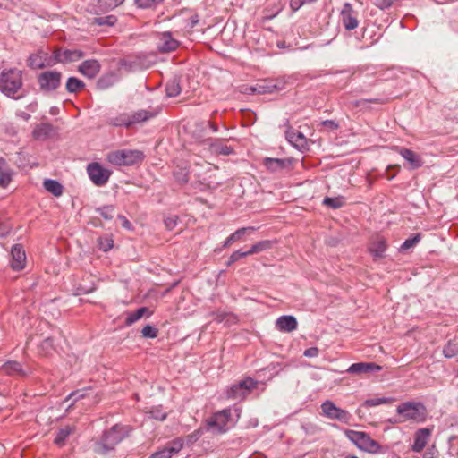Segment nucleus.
Listing matches in <instances>:
<instances>
[{
  "label": "nucleus",
  "mask_w": 458,
  "mask_h": 458,
  "mask_svg": "<svg viewBox=\"0 0 458 458\" xmlns=\"http://www.w3.org/2000/svg\"><path fill=\"white\" fill-rule=\"evenodd\" d=\"M47 58V54L42 50L30 55L28 59V64L33 69H41L45 66Z\"/></svg>",
  "instance_id": "24"
},
{
  "label": "nucleus",
  "mask_w": 458,
  "mask_h": 458,
  "mask_svg": "<svg viewBox=\"0 0 458 458\" xmlns=\"http://www.w3.org/2000/svg\"><path fill=\"white\" fill-rule=\"evenodd\" d=\"M151 416L158 420H164L166 418V413L163 411V410L160 407H156L153 410L150 411Z\"/></svg>",
  "instance_id": "48"
},
{
  "label": "nucleus",
  "mask_w": 458,
  "mask_h": 458,
  "mask_svg": "<svg viewBox=\"0 0 458 458\" xmlns=\"http://www.w3.org/2000/svg\"><path fill=\"white\" fill-rule=\"evenodd\" d=\"M304 355L310 358L316 357L318 355V349L317 347L308 348L305 350Z\"/></svg>",
  "instance_id": "51"
},
{
  "label": "nucleus",
  "mask_w": 458,
  "mask_h": 458,
  "mask_svg": "<svg viewBox=\"0 0 458 458\" xmlns=\"http://www.w3.org/2000/svg\"><path fill=\"white\" fill-rule=\"evenodd\" d=\"M21 72L12 69L3 72L0 78V89L7 96L16 98L15 94L21 88Z\"/></svg>",
  "instance_id": "5"
},
{
  "label": "nucleus",
  "mask_w": 458,
  "mask_h": 458,
  "mask_svg": "<svg viewBox=\"0 0 458 458\" xmlns=\"http://www.w3.org/2000/svg\"><path fill=\"white\" fill-rule=\"evenodd\" d=\"M443 353L447 358H452L458 354V342L456 341H450L448 344L445 346L443 350Z\"/></svg>",
  "instance_id": "40"
},
{
  "label": "nucleus",
  "mask_w": 458,
  "mask_h": 458,
  "mask_svg": "<svg viewBox=\"0 0 458 458\" xmlns=\"http://www.w3.org/2000/svg\"><path fill=\"white\" fill-rule=\"evenodd\" d=\"M12 170L4 158H0V187L6 188L12 181Z\"/></svg>",
  "instance_id": "26"
},
{
  "label": "nucleus",
  "mask_w": 458,
  "mask_h": 458,
  "mask_svg": "<svg viewBox=\"0 0 458 458\" xmlns=\"http://www.w3.org/2000/svg\"><path fill=\"white\" fill-rule=\"evenodd\" d=\"M305 4H307L305 0H291L290 7L293 12H296Z\"/></svg>",
  "instance_id": "50"
},
{
  "label": "nucleus",
  "mask_w": 458,
  "mask_h": 458,
  "mask_svg": "<svg viewBox=\"0 0 458 458\" xmlns=\"http://www.w3.org/2000/svg\"><path fill=\"white\" fill-rule=\"evenodd\" d=\"M298 322L293 316L284 315L276 321V327L280 332L290 333L297 328Z\"/></svg>",
  "instance_id": "18"
},
{
  "label": "nucleus",
  "mask_w": 458,
  "mask_h": 458,
  "mask_svg": "<svg viewBox=\"0 0 458 458\" xmlns=\"http://www.w3.org/2000/svg\"><path fill=\"white\" fill-rule=\"evenodd\" d=\"M12 230V225L6 216L0 212V236L4 237L9 234Z\"/></svg>",
  "instance_id": "35"
},
{
  "label": "nucleus",
  "mask_w": 458,
  "mask_h": 458,
  "mask_svg": "<svg viewBox=\"0 0 458 458\" xmlns=\"http://www.w3.org/2000/svg\"><path fill=\"white\" fill-rule=\"evenodd\" d=\"M373 4L377 8L386 10L393 5L394 0H373Z\"/></svg>",
  "instance_id": "47"
},
{
  "label": "nucleus",
  "mask_w": 458,
  "mask_h": 458,
  "mask_svg": "<svg viewBox=\"0 0 458 458\" xmlns=\"http://www.w3.org/2000/svg\"><path fill=\"white\" fill-rule=\"evenodd\" d=\"M147 311H148V309L146 307H142V308L138 309L134 312L129 313L125 319L126 326H131L133 323H135L136 321H138L139 319H140L145 315V313Z\"/></svg>",
  "instance_id": "33"
},
{
  "label": "nucleus",
  "mask_w": 458,
  "mask_h": 458,
  "mask_svg": "<svg viewBox=\"0 0 458 458\" xmlns=\"http://www.w3.org/2000/svg\"><path fill=\"white\" fill-rule=\"evenodd\" d=\"M288 140L295 146L301 145L305 140V138L301 133H288L287 134Z\"/></svg>",
  "instance_id": "45"
},
{
  "label": "nucleus",
  "mask_w": 458,
  "mask_h": 458,
  "mask_svg": "<svg viewBox=\"0 0 458 458\" xmlns=\"http://www.w3.org/2000/svg\"><path fill=\"white\" fill-rule=\"evenodd\" d=\"M321 414L330 420L349 423L351 414L340 407H337L332 401H325L321 406Z\"/></svg>",
  "instance_id": "7"
},
{
  "label": "nucleus",
  "mask_w": 458,
  "mask_h": 458,
  "mask_svg": "<svg viewBox=\"0 0 458 458\" xmlns=\"http://www.w3.org/2000/svg\"><path fill=\"white\" fill-rule=\"evenodd\" d=\"M51 131H52L51 125H49L47 123H41L35 127L32 134L36 140H44L50 135Z\"/></svg>",
  "instance_id": "29"
},
{
  "label": "nucleus",
  "mask_w": 458,
  "mask_h": 458,
  "mask_svg": "<svg viewBox=\"0 0 458 458\" xmlns=\"http://www.w3.org/2000/svg\"><path fill=\"white\" fill-rule=\"evenodd\" d=\"M235 418L233 416L232 409H225L215 413L208 420V426L210 428H216L217 432L224 433L233 427L240 417V410L233 409Z\"/></svg>",
  "instance_id": "3"
},
{
  "label": "nucleus",
  "mask_w": 458,
  "mask_h": 458,
  "mask_svg": "<svg viewBox=\"0 0 458 458\" xmlns=\"http://www.w3.org/2000/svg\"><path fill=\"white\" fill-rule=\"evenodd\" d=\"M344 436L360 451L369 454H378L382 452L381 445L371 438V437L363 431L353 429H344Z\"/></svg>",
  "instance_id": "2"
},
{
  "label": "nucleus",
  "mask_w": 458,
  "mask_h": 458,
  "mask_svg": "<svg viewBox=\"0 0 458 458\" xmlns=\"http://www.w3.org/2000/svg\"><path fill=\"white\" fill-rule=\"evenodd\" d=\"M43 186L47 192L55 197H60L64 192V186L56 180L46 179Z\"/></svg>",
  "instance_id": "27"
},
{
  "label": "nucleus",
  "mask_w": 458,
  "mask_h": 458,
  "mask_svg": "<svg viewBox=\"0 0 458 458\" xmlns=\"http://www.w3.org/2000/svg\"><path fill=\"white\" fill-rule=\"evenodd\" d=\"M247 256H250L248 250L244 251V252L240 251V250H236V251L233 252L231 254V256L229 257L228 265H231V264H233V263L238 261L239 259H243V258H245Z\"/></svg>",
  "instance_id": "46"
},
{
  "label": "nucleus",
  "mask_w": 458,
  "mask_h": 458,
  "mask_svg": "<svg viewBox=\"0 0 458 458\" xmlns=\"http://www.w3.org/2000/svg\"><path fill=\"white\" fill-rule=\"evenodd\" d=\"M102 215L105 216V218H108V216H107V213H105V214H104V213H102Z\"/></svg>",
  "instance_id": "60"
},
{
  "label": "nucleus",
  "mask_w": 458,
  "mask_h": 458,
  "mask_svg": "<svg viewBox=\"0 0 458 458\" xmlns=\"http://www.w3.org/2000/svg\"><path fill=\"white\" fill-rule=\"evenodd\" d=\"M102 215L105 216V218H108V216H107V213H105V214H104V213H102Z\"/></svg>",
  "instance_id": "59"
},
{
  "label": "nucleus",
  "mask_w": 458,
  "mask_h": 458,
  "mask_svg": "<svg viewBox=\"0 0 458 458\" xmlns=\"http://www.w3.org/2000/svg\"><path fill=\"white\" fill-rule=\"evenodd\" d=\"M273 88H275V86L271 85L270 82L261 81V82L257 83V85L255 87L250 88V90L253 93L266 94V93H272Z\"/></svg>",
  "instance_id": "34"
},
{
  "label": "nucleus",
  "mask_w": 458,
  "mask_h": 458,
  "mask_svg": "<svg viewBox=\"0 0 458 458\" xmlns=\"http://www.w3.org/2000/svg\"><path fill=\"white\" fill-rule=\"evenodd\" d=\"M142 335L148 338H156L158 334V330L150 325L145 326L141 330Z\"/></svg>",
  "instance_id": "44"
},
{
  "label": "nucleus",
  "mask_w": 458,
  "mask_h": 458,
  "mask_svg": "<svg viewBox=\"0 0 458 458\" xmlns=\"http://www.w3.org/2000/svg\"><path fill=\"white\" fill-rule=\"evenodd\" d=\"M341 20L343 25L347 30H354L359 25V21L356 17V13L352 9V6L346 3L341 12Z\"/></svg>",
  "instance_id": "15"
},
{
  "label": "nucleus",
  "mask_w": 458,
  "mask_h": 458,
  "mask_svg": "<svg viewBox=\"0 0 458 458\" xmlns=\"http://www.w3.org/2000/svg\"><path fill=\"white\" fill-rule=\"evenodd\" d=\"M423 458H437L436 452L432 449H429L424 453Z\"/></svg>",
  "instance_id": "52"
},
{
  "label": "nucleus",
  "mask_w": 458,
  "mask_h": 458,
  "mask_svg": "<svg viewBox=\"0 0 458 458\" xmlns=\"http://www.w3.org/2000/svg\"><path fill=\"white\" fill-rule=\"evenodd\" d=\"M143 152L134 149H119L111 151L106 156V160L114 165H133L144 159Z\"/></svg>",
  "instance_id": "4"
},
{
  "label": "nucleus",
  "mask_w": 458,
  "mask_h": 458,
  "mask_svg": "<svg viewBox=\"0 0 458 458\" xmlns=\"http://www.w3.org/2000/svg\"><path fill=\"white\" fill-rule=\"evenodd\" d=\"M78 71L82 75L92 79L98 74L100 71V64L95 59L86 60L78 67Z\"/></svg>",
  "instance_id": "19"
},
{
  "label": "nucleus",
  "mask_w": 458,
  "mask_h": 458,
  "mask_svg": "<svg viewBox=\"0 0 458 458\" xmlns=\"http://www.w3.org/2000/svg\"><path fill=\"white\" fill-rule=\"evenodd\" d=\"M428 417L427 409L420 402H404L396 408V417L390 420L392 423H422Z\"/></svg>",
  "instance_id": "1"
},
{
  "label": "nucleus",
  "mask_w": 458,
  "mask_h": 458,
  "mask_svg": "<svg viewBox=\"0 0 458 458\" xmlns=\"http://www.w3.org/2000/svg\"><path fill=\"white\" fill-rule=\"evenodd\" d=\"M129 225V222L125 221L124 225Z\"/></svg>",
  "instance_id": "61"
},
{
  "label": "nucleus",
  "mask_w": 458,
  "mask_h": 458,
  "mask_svg": "<svg viewBox=\"0 0 458 458\" xmlns=\"http://www.w3.org/2000/svg\"><path fill=\"white\" fill-rule=\"evenodd\" d=\"M345 458H359V457H357L355 455H347Z\"/></svg>",
  "instance_id": "56"
},
{
  "label": "nucleus",
  "mask_w": 458,
  "mask_h": 458,
  "mask_svg": "<svg viewBox=\"0 0 458 458\" xmlns=\"http://www.w3.org/2000/svg\"><path fill=\"white\" fill-rule=\"evenodd\" d=\"M55 57L59 63H72L81 59L84 53L79 49H62L57 48L54 52Z\"/></svg>",
  "instance_id": "14"
},
{
  "label": "nucleus",
  "mask_w": 458,
  "mask_h": 458,
  "mask_svg": "<svg viewBox=\"0 0 458 458\" xmlns=\"http://www.w3.org/2000/svg\"><path fill=\"white\" fill-rule=\"evenodd\" d=\"M323 203L328 207H331L333 208H339L344 205L343 198H329L327 197L324 199Z\"/></svg>",
  "instance_id": "42"
},
{
  "label": "nucleus",
  "mask_w": 458,
  "mask_h": 458,
  "mask_svg": "<svg viewBox=\"0 0 458 458\" xmlns=\"http://www.w3.org/2000/svg\"><path fill=\"white\" fill-rule=\"evenodd\" d=\"M164 0H135V3L140 8H153L161 4Z\"/></svg>",
  "instance_id": "43"
},
{
  "label": "nucleus",
  "mask_w": 458,
  "mask_h": 458,
  "mask_svg": "<svg viewBox=\"0 0 458 458\" xmlns=\"http://www.w3.org/2000/svg\"><path fill=\"white\" fill-rule=\"evenodd\" d=\"M290 163L288 159H280V158H271L266 157L263 159L262 164L266 166V168L272 172H276L284 169L287 164Z\"/></svg>",
  "instance_id": "25"
},
{
  "label": "nucleus",
  "mask_w": 458,
  "mask_h": 458,
  "mask_svg": "<svg viewBox=\"0 0 458 458\" xmlns=\"http://www.w3.org/2000/svg\"><path fill=\"white\" fill-rule=\"evenodd\" d=\"M166 95L170 98L176 97L181 92V88L177 81L173 80L167 82L165 86Z\"/></svg>",
  "instance_id": "38"
},
{
  "label": "nucleus",
  "mask_w": 458,
  "mask_h": 458,
  "mask_svg": "<svg viewBox=\"0 0 458 458\" xmlns=\"http://www.w3.org/2000/svg\"><path fill=\"white\" fill-rule=\"evenodd\" d=\"M11 267L15 271L25 268L27 257L23 247L21 244H15L11 250Z\"/></svg>",
  "instance_id": "13"
},
{
  "label": "nucleus",
  "mask_w": 458,
  "mask_h": 458,
  "mask_svg": "<svg viewBox=\"0 0 458 458\" xmlns=\"http://www.w3.org/2000/svg\"><path fill=\"white\" fill-rule=\"evenodd\" d=\"M177 220H178V217L175 216H172L166 217L165 219V227L168 230H173L176 226V225H177Z\"/></svg>",
  "instance_id": "49"
},
{
  "label": "nucleus",
  "mask_w": 458,
  "mask_h": 458,
  "mask_svg": "<svg viewBox=\"0 0 458 458\" xmlns=\"http://www.w3.org/2000/svg\"><path fill=\"white\" fill-rule=\"evenodd\" d=\"M75 432L74 425H65L57 431L54 443L62 447L65 445L67 438Z\"/></svg>",
  "instance_id": "22"
},
{
  "label": "nucleus",
  "mask_w": 458,
  "mask_h": 458,
  "mask_svg": "<svg viewBox=\"0 0 458 458\" xmlns=\"http://www.w3.org/2000/svg\"><path fill=\"white\" fill-rule=\"evenodd\" d=\"M198 22L197 19L192 20L191 26L193 27Z\"/></svg>",
  "instance_id": "55"
},
{
  "label": "nucleus",
  "mask_w": 458,
  "mask_h": 458,
  "mask_svg": "<svg viewBox=\"0 0 458 458\" xmlns=\"http://www.w3.org/2000/svg\"><path fill=\"white\" fill-rule=\"evenodd\" d=\"M131 431V428L129 426L115 424L103 435L101 444L106 450H112L123 439L127 437Z\"/></svg>",
  "instance_id": "6"
},
{
  "label": "nucleus",
  "mask_w": 458,
  "mask_h": 458,
  "mask_svg": "<svg viewBox=\"0 0 458 458\" xmlns=\"http://www.w3.org/2000/svg\"><path fill=\"white\" fill-rule=\"evenodd\" d=\"M397 152L410 163L412 168H419L422 165L423 162L420 157L414 151L405 148H396Z\"/></svg>",
  "instance_id": "21"
},
{
  "label": "nucleus",
  "mask_w": 458,
  "mask_h": 458,
  "mask_svg": "<svg viewBox=\"0 0 458 458\" xmlns=\"http://www.w3.org/2000/svg\"><path fill=\"white\" fill-rule=\"evenodd\" d=\"M325 123H329V124L333 125L334 122H332V121H326Z\"/></svg>",
  "instance_id": "58"
},
{
  "label": "nucleus",
  "mask_w": 458,
  "mask_h": 458,
  "mask_svg": "<svg viewBox=\"0 0 458 458\" xmlns=\"http://www.w3.org/2000/svg\"><path fill=\"white\" fill-rule=\"evenodd\" d=\"M394 401V398H386V397H380V398H371L368 399L364 402L363 405L366 407H373L377 406L381 404H390Z\"/></svg>",
  "instance_id": "37"
},
{
  "label": "nucleus",
  "mask_w": 458,
  "mask_h": 458,
  "mask_svg": "<svg viewBox=\"0 0 458 458\" xmlns=\"http://www.w3.org/2000/svg\"><path fill=\"white\" fill-rule=\"evenodd\" d=\"M98 248L106 252L114 247V240L111 236H101L98 239Z\"/></svg>",
  "instance_id": "36"
},
{
  "label": "nucleus",
  "mask_w": 458,
  "mask_h": 458,
  "mask_svg": "<svg viewBox=\"0 0 458 458\" xmlns=\"http://www.w3.org/2000/svg\"><path fill=\"white\" fill-rule=\"evenodd\" d=\"M62 74L56 71H46L38 77V82L41 90L48 92L56 89L61 83Z\"/></svg>",
  "instance_id": "9"
},
{
  "label": "nucleus",
  "mask_w": 458,
  "mask_h": 458,
  "mask_svg": "<svg viewBox=\"0 0 458 458\" xmlns=\"http://www.w3.org/2000/svg\"><path fill=\"white\" fill-rule=\"evenodd\" d=\"M420 239L421 236L420 233L414 234L412 237L404 241V242L401 245L399 250L401 252L408 250L409 249L414 247L420 241Z\"/></svg>",
  "instance_id": "39"
},
{
  "label": "nucleus",
  "mask_w": 458,
  "mask_h": 458,
  "mask_svg": "<svg viewBox=\"0 0 458 458\" xmlns=\"http://www.w3.org/2000/svg\"><path fill=\"white\" fill-rule=\"evenodd\" d=\"M183 445V439H174L167 443L163 449L154 453L149 458H172L173 455L178 454L182 449Z\"/></svg>",
  "instance_id": "12"
},
{
  "label": "nucleus",
  "mask_w": 458,
  "mask_h": 458,
  "mask_svg": "<svg viewBox=\"0 0 458 458\" xmlns=\"http://www.w3.org/2000/svg\"><path fill=\"white\" fill-rule=\"evenodd\" d=\"M369 102H372V103H378V104H382L383 102L380 101L379 99H371V100H368Z\"/></svg>",
  "instance_id": "53"
},
{
  "label": "nucleus",
  "mask_w": 458,
  "mask_h": 458,
  "mask_svg": "<svg viewBox=\"0 0 458 458\" xmlns=\"http://www.w3.org/2000/svg\"><path fill=\"white\" fill-rule=\"evenodd\" d=\"M87 173L91 182L97 186L105 185L111 175V171L104 168L99 163H90L87 166Z\"/></svg>",
  "instance_id": "10"
},
{
  "label": "nucleus",
  "mask_w": 458,
  "mask_h": 458,
  "mask_svg": "<svg viewBox=\"0 0 458 458\" xmlns=\"http://www.w3.org/2000/svg\"><path fill=\"white\" fill-rule=\"evenodd\" d=\"M0 369L4 373H5L7 375H11V376L21 375L22 372L21 366L17 361H8V362L4 363L0 368Z\"/></svg>",
  "instance_id": "30"
},
{
  "label": "nucleus",
  "mask_w": 458,
  "mask_h": 458,
  "mask_svg": "<svg viewBox=\"0 0 458 458\" xmlns=\"http://www.w3.org/2000/svg\"><path fill=\"white\" fill-rule=\"evenodd\" d=\"M395 167H396V168H398V167H399V165H389V166L387 167V171H389V170H390V169H392V168H395Z\"/></svg>",
  "instance_id": "54"
},
{
  "label": "nucleus",
  "mask_w": 458,
  "mask_h": 458,
  "mask_svg": "<svg viewBox=\"0 0 458 458\" xmlns=\"http://www.w3.org/2000/svg\"><path fill=\"white\" fill-rule=\"evenodd\" d=\"M432 430L429 428H420L414 434V443L411 445V450L416 453H420L428 444Z\"/></svg>",
  "instance_id": "16"
},
{
  "label": "nucleus",
  "mask_w": 458,
  "mask_h": 458,
  "mask_svg": "<svg viewBox=\"0 0 458 458\" xmlns=\"http://www.w3.org/2000/svg\"><path fill=\"white\" fill-rule=\"evenodd\" d=\"M382 367L374 362H359L352 364L348 369L347 372L351 374H366L375 371H380Z\"/></svg>",
  "instance_id": "17"
},
{
  "label": "nucleus",
  "mask_w": 458,
  "mask_h": 458,
  "mask_svg": "<svg viewBox=\"0 0 458 458\" xmlns=\"http://www.w3.org/2000/svg\"><path fill=\"white\" fill-rule=\"evenodd\" d=\"M255 228L252 227V226H250V227H242L238 230H236L233 233H232L230 236H228L225 242H224V247H229L230 245H232L233 243L236 242H239L242 240V236L247 233V232H252L254 231Z\"/></svg>",
  "instance_id": "28"
},
{
  "label": "nucleus",
  "mask_w": 458,
  "mask_h": 458,
  "mask_svg": "<svg viewBox=\"0 0 458 458\" xmlns=\"http://www.w3.org/2000/svg\"><path fill=\"white\" fill-rule=\"evenodd\" d=\"M273 247V242L269 240L260 241L255 244H253L250 249L248 250L250 255L257 254L267 250H269Z\"/></svg>",
  "instance_id": "31"
},
{
  "label": "nucleus",
  "mask_w": 458,
  "mask_h": 458,
  "mask_svg": "<svg viewBox=\"0 0 458 458\" xmlns=\"http://www.w3.org/2000/svg\"><path fill=\"white\" fill-rule=\"evenodd\" d=\"M157 113H158L157 110L153 111V112L147 111V110H140L139 112H136L131 116V118L124 120V121H123V123L126 126H130L131 123H140V122L147 121L148 119L154 117Z\"/></svg>",
  "instance_id": "23"
},
{
  "label": "nucleus",
  "mask_w": 458,
  "mask_h": 458,
  "mask_svg": "<svg viewBox=\"0 0 458 458\" xmlns=\"http://www.w3.org/2000/svg\"><path fill=\"white\" fill-rule=\"evenodd\" d=\"M117 19L114 15H108L105 17H98L94 19L96 24L99 26L108 25L113 26L116 22Z\"/></svg>",
  "instance_id": "41"
},
{
  "label": "nucleus",
  "mask_w": 458,
  "mask_h": 458,
  "mask_svg": "<svg viewBox=\"0 0 458 458\" xmlns=\"http://www.w3.org/2000/svg\"><path fill=\"white\" fill-rule=\"evenodd\" d=\"M394 177V174L388 175V176H387V179H388V180H392Z\"/></svg>",
  "instance_id": "57"
},
{
  "label": "nucleus",
  "mask_w": 458,
  "mask_h": 458,
  "mask_svg": "<svg viewBox=\"0 0 458 458\" xmlns=\"http://www.w3.org/2000/svg\"><path fill=\"white\" fill-rule=\"evenodd\" d=\"M388 244L386 239L382 235H375L370 238L368 244V251L373 257L374 260L381 259L386 257V251Z\"/></svg>",
  "instance_id": "11"
},
{
  "label": "nucleus",
  "mask_w": 458,
  "mask_h": 458,
  "mask_svg": "<svg viewBox=\"0 0 458 458\" xmlns=\"http://www.w3.org/2000/svg\"><path fill=\"white\" fill-rule=\"evenodd\" d=\"M179 43L169 32H164L160 35L158 48L162 52H170L177 48Z\"/></svg>",
  "instance_id": "20"
},
{
  "label": "nucleus",
  "mask_w": 458,
  "mask_h": 458,
  "mask_svg": "<svg viewBox=\"0 0 458 458\" xmlns=\"http://www.w3.org/2000/svg\"><path fill=\"white\" fill-rule=\"evenodd\" d=\"M258 382L250 377H247L237 384L233 385L227 391V396L232 399H243L250 391L255 389Z\"/></svg>",
  "instance_id": "8"
},
{
  "label": "nucleus",
  "mask_w": 458,
  "mask_h": 458,
  "mask_svg": "<svg viewBox=\"0 0 458 458\" xmlns=\"http://www.w3.org/2000/svg\"><path fill=\"white\" fill-rule=\"evenodd\" d=\"M84 87H85V83L81 80H79L78 78L70 77L67 80L66 89H67V91H69L71 93H75L77 91H80V90L83 89Z\"/></svg>",
  "instance_id": "32"
}]
</instances>
